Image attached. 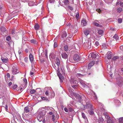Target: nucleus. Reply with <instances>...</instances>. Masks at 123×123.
<instances>
[{
	"label": "nucleus",
	"mask_w": 123,
	"mask_h": 123,
	"mask_svg": "<svg viewBox=\"0 0 123 123\" xmlns=\"http://www.w3.org/2000/svg\"><path fill=\"white\" fill-rule=\"evenodd\" d=\"M46 113L45 110H43L41 111L38 112V115L37 116V119L39 122L41 121L42 120L43 123H45V121H47L48 118V117H44Z\"/></svg>",
	"instance_id": "1"
},
{
	"label": "nucleus",
	"mask_w": 123,
	"mask_h": 123,
	"mask_svg": "<svg viewBox=\"0 0 123 123\" xmlns=\"http://www.w3.org/2000/svg\"><path fill=\"white\" fill-rule=\"evenodd\" d=\"M84 107L85 108L84 109L88 108L89 109L88 112L90 115H92L94 114L93 110L94 109V108L90 102L88 101L86 102V105L84 106Z\"/></svg>",
	"instance_id": "2"
},
{
	"label": "nucleus",
	"mask_w": 123,
	"mask_h": 123,
	"mask_svg": "<svg viewBox=\"0 0 123 123\" xmlns=\"http://www.w3.org/2000/svg\"><path fill=\"white\" fill-rule=\"evenodd\" d=\"M69 92L71 94L74 95L76 98L79 100L80 102H81V97L82 96V97L84 96V95L82 94L81 96V95H80L78 94H76L75 92H73V91H74L73 89L71 88V87H69Z\"/></svg>",
	"instance_id": "3"
},
{
	"label": "nucleus",
	"mask_w": 123,
	"mask_h": 123,
	"mask_svg": "<svg viewBox=\"0 0 123 123\" xmlns=\"http://www.w3.org/2000/svg\"><path fill=\"white\" fill-rule=\"evenodd\" d=\"M12 73L13 74H16L19 72L17 65L15 64L13 65L12 70Z\"/></svg>",
	"instance_id": "4"
},
{
	"label": "nucleus",
	"mask_w": 123,
	"mask_h": 123,
	"mask_svg": "<svg viewBox=\"0 0 123 123\" xmlns=\"http://www.w3.org/2000/svg\"><path fill=\"white\" fill-rule=\"evenodd\" d=\"M70 81L72 85H77L78 83V80L77 79L73 76H71Z\"/></svg>",
	"instance_id": "5"
},
{
	"label": "nucleus",
	"mask_w": 123,
	"mask_h": 123,
	"mask_svg": "<svg viewBox=\"0 0 123 123\" xmlns=\"http://www.w3.org/2000/svg\"><path fill=\"white\" fill-rule=\"evenodd\" d=\"M123 79L121 77H119L117 79L116 83L118 86H121L123 84Z\"/></svg>",
	"instance_id": "6"
},
{
	"label": "nucleus",
	"mask_w": 123,
	"mask_h": 123,
	"mask_svg": "<svg viewBox=\"0 0 123 123\" xmlns=\"http://www.w3.org/2000/svg\"><path fill=\"white\" fill-rule=\"evenodd\" d=\"M1 31V34L2 35L4 36H5L7 34V31L6 28L4 27H2L0 28Z\"/></svg>",
	"instance_id": "7"
},
{
	"label": "nucleus",
	"mask_w": 123,
	"mask_h": 123,
	"mask_svg": "<svg viewBox=\"0 0 123 123\" xmlns=\"http://www.w3.org/2000/svg\"><path fill=\"white\" fill-rule=\"evenodd\" d=\"M98 55L97 53L96 52H92L90 53L89 55V57H92V58H95L97 57H98Z\"/></svg>",
	"instance_id": "8"
},
{
	"label": "nucleus",
	"mask_w": 123,
	"mask_h": 123,
	"mask_svg": "<svg viewBox=\"0 0 123 123\" xmlns=\"http://www.w3.org/2000/svg\"><path fill=\"white\" fill-rule=\"evenodd\" d=\"M73 58L74 60L77 62L79 61L80 59L79 56L77 54H75L74 55Z\"/></svg>",
	"instance_id": "9"
},
{
	"label": "nucleus",
	"mask_w": 123,
	"mask_h": 123,
	"mask_svg": "<svg viewBox=\"0 0 123 123\" xmlns=\"http://www.w3.org/2000/svg\"><path fill=\"white\" fill-rule=\"evenodd\" d=\"M112 53L111 52H108L106 54L107 58L108 59H110L111 58Z\"/></svg>",
	"instance_id": "10"
},
{
	"label": "nucleus",
	"mask_w": 123,
	"mask_h": 123,
	"mask_svg": "<svg viewBox=\"0 0 123 123\" xmlns=\"http://www.w3.org/2000/svg\"><path fill=\"white\" fill-rule=\"evenodd\" d=\"M79 81L80 83L83 87H87V85L85 84L84 81L81 79H80L79 80Z\"/></svg>",
	"instance_id": "11"
},
{
	"label": "nucleus",
	"mask_w": 123,
	"mask_h": 123,
	"mask_svg": "<svg viewBox=\"0 0 123 123\" xmlns=\"http://www.w3.org/2000/svg\"><path fill=\"white\" fill-rule=\"evenodd\" d=\"M61 55L62 57L64 59H67L68 58L67 55L64 52H62Z\"/></svg>",
	"instance_id": "12"
},
{
	"label": "nucleus",
	"mask_w": 123,
	"mask_h": 123,
	"mask_svg": "<svg viewBox=\"0 0 123 123\" xmlns=\"http://www.w3.org/2000/svg\"><path fill=\"white\" fill-rule=\"evenodd\" d=\"M95 62L94 61H93L90 62L88 65V68L90 69L91 67L94 65Z\"/></svg>",
	"instance_id": "13"
},
{
	"label": "nucleus",
	"mask_w": 123,
	"mask_h": 123,
	"mask_svg": "<svg viewBox=\"0 0 123 123\" xmlns=\"http://www.w3.org/2000/svg\"><path fill=\"white\" fill-rule=\"evenodd\" d=\"M30 110V109L28 107H26L24 108V112L25 113H27L29 112Z\"/></svg>",
	"instance_id": "14"
},
{
	"label": "nucleus",
	"mask_w": 123,
	"mask_h": 123,
	"mask_svg": "<svg viewBox=\"0 0 123 123\" xmlns=\"http://www.w3.org/2000/svg\"><path fill=\"white\" fill-rule=\"evenodd\" d=\"M81 25L83 26L86 25L87 24V23L86 21L84 19H83L81 21Z\"/></svg>",
	"instance_id": "15"
},
{
	"label": "nucleus",
	"mask_w": 123,
	"mask_h": 123,
	"mask_svg": "<svg viewBox=\"0 0 123 123\" xmlns=\"http://www.w3.org/2000/svg\"><path fill=\"white\" fill-rule=\"evenodd\" d=\"M1 59L3 62L5 63L8 60L7 58H5L3 57H1Z\"/></svg>",
	"instance_id": "16"
},
{
	"label": "nucleus",
	"mask_w": 123,
	"mask_h": 123,
	"mask_svg": "<svg viewBox=\"0 0 123 123\" xmlns=\"http://www.w3.org/2000/svg\"><path fill=\"white\" fill-rule=\"evenodd\" d=\"M29 58L31 62H32L33 60V57L32 54H30L29 55Z\"/></svg>",
	"instance_id": "17"
},
{
	"label": "nucleus",
	"mask_w": 123,
	"mask_h": 123,
	"mask_svg": "<svg viewBox=\"0 0 123 123\" xmlns=\"http://www.w3.org/2000/svg\"><path fill=\"white\" fill-rule=\"evenodd\" d=\"M89 33V31L88 29H86L84 31V33L85 34L86 36L88 35Z\"/></svg>",
	"instance_id": "18"
},
{
	"label": "nucleus",
	"mask_w": 123,
	"mask_h": 123,
	"mask_svg": "<svg viewBox=\"0 0 123 123\" xmlns=\"http://www.w3.org/2000/svg\"><path fill=\"white\" fill-rule=\"evenodd\" d=\"M104 115L106 118L108 120L110 119V117L106 113H104Z\"/></svg>",
	"instance_id": "19"
},
{
	"label": "nucleus",
	"mask_w": 123,
	"mask_h": 123,
	"mask_svg": "<svg viewBox=\"0 0 123 123\" xmlns=\"http://www.w3.org/2000/svg\"><path fill=\"white\" fill-rule=\"evenodd\" d=\"M56 63L57 65L59 66L60 65V62L59 59H56Z\"/></svg>",
	"instance_id": "20"
},
{
	"label": "nucleus",
	"mask_w": 123,
	"mask_h": 123,
	"mask_svg": "<svg viewBox=\"0 0 123 123\" xmlns=\"http://www.w3.org/2000/svg\"><path fill=\"white\" fill-rule=\"evenodd\" d=\"M31 43H33L35 44H37V40L34 39H32L31 40Z\"/></svg>",
	"instance_id": "21"
},
{
	"label": "nucleus",
	"mask_w": 123,
	"mask_h": 123,
	"mask_svg": "<svg viewBox=\"0 0 123 123\" xmlns=\"http://www.w3.org/2000/svg\"><path fill=\"white\" fill-rule=\"evenodd\" d=\"M72 87L74 89V90H75L77 89L78 88V85H72Z\"/></svg>",
	"instance_id": "22"
},
{
	"label": "nucleus",
	"mask_w": 123,
	"mask_h": 123,
	"mask_svg": "<svg viewBox=\"0 0 123 123\" xmlns=\"http://www.w3.org/2000/svg\"><path fill=\"white\" fill-rule=\"evenodd\" d=\"M67 34L66 32H64L62 34V38H64L65 37L67 36Z\"/></svg>",
	"instance_id": "23"
},
{
	"label": "nucleus",
	"mask_w": 123,
	"mask_h": 123,
	"mask_svg": "<svg viewBox=\"0 0 123 123\" xmlns=\"http://www.w3.org/2000/svg\"><path fill=\"white\" fill-rule=\"evenodd\" d=\"M34 2L32 1H30L28 3V5L29 6H33L34 5Z\"/></svg>",
	"instance_id": "24"
},
{
	"label": "nucleus",
	"mask_w": 123,
	"mask_h": 123,
	"mask_svg": "<svg viewBox=\"0 0 123 123\" xmlns=\"http://www.w3.org/2000/svg\"><path fill=\"white\" fill-rule=\"evenodd\" d=\"M10 78V75L9 73H7L5 76V79L6 80H7V79H8V78Z\"/></svg>",
	"instance_id": "25"
},
{
	"label": "nucleus",
	"mask_w": 123,
	"mask_h": 123,
	"mask_svg": "<svg viewBox=\"0 0 123 123\" xmlns=\"http://www.w3.org/2000/svg\"><path fill=\"white\" fill-rule=\"evenodd\" d=\"M113 38L115 39L116 40H117L119 38V37L117 34H115L113 37Z\"/></svg>",
	"instance_id": "26"
},
{
	"label": "nucleus",
	"mask_w": 123,
	"mask_h": 123,
	"mask_svg": "<svg viewBox=\"0 0 123 123\" xmlns=\"http://www.w3.org/2000/svg\"><path fill=\"white\" fill-rule=\"evenodd\" d=\"M98 33L99 35H102L103 33V31L102 30H99L98 31Z\"/></svg>",
	"instance_id": "27"
},
{
	"label": "nucleus",
	"mask_w": 123,
	"mask_h": 123,
	"mask_svg": "<svg viewBox=\"0 0 123 123\" xmlns=\"http://www.w3.org/2000/svg\"><path fill=\"white\" fill-rule=\"evenodd\" d=\"M91 42H89L88 43V44H87V43L86 44H87V48L89 49L91 47Z\"/></svg>",
	"instance_id": "28"
},
{
	"label": "nucleus",
	"mask_w": 123,
	"mask_h": 123,
	"mask_svg": "<svg viewBox=\"0 0 123 123\" xmlns=\"http://www.w3.org/2000/svg\"><path fill=\"white\" fill-rule=\"evenodd\" d=\"M76 75L78 77H83L84 75H83L80 74H76Z\"/></svg>",
	"instance_id": "29"
},
{
	"label": "nucleus",
	"mask_w": 123,
	"mask_h": 123,
	"mask_svg": "<svg viewBox=\"0 0 123 123\" xmlns=\"http://www.w3.org/2000/svg\"><path fill=\"white\" fill-rule=\"evenodd\" d=\"M58 75L60 79H64V77L62 76V74H58Z\"/></svg>",
	"instance_id": "30"
},
{
	"label": "nucleus",
	"mask_w": 123,
	"mask_h": 123,
	"mask_svg": "<svg viewBox=\"0 0 123 123\" xmlns=\"http://www.w3.org/2000/svg\"><path fill=\"white\" fill-rule=\"evenodd\" d=\"M123 10L122 9L121 7H119L117 9V11L119 12H121Z\"/></svg>",
	"instance_id": "31"
},
{
	"label": "nucleus",
	"mask_w": 123,
	"mask_h": 123,
	"mask_svg": "<svg viewBox=\"0 0 123 123\" xmlns=\"http://www.w3.org/2000/svg\"><path fill=\"white\" fill-rule=\"evenodd\" d=\"M119 122L120 123H123V117H121L119 119Z\"/></svg>",
	"instance_id": "32"
},
{
	"label": "nucleus",
	"mask_w": 123,
	"mask_h": 123,
	"mask_svg": "<svg viewBox=\"0 0 123 123\" xmlns=\"http://www.w3.org/2000/svg\"><path fill=\"white\" fill-rule=\"evenodd\" d=\"M82 117L85 119H87V118L86 117V116L85 114L84 113H82Z\"/></svg>",
	"instance_id": "33"
},
{
	"label": "nucleus",
	"mask_w": 123,
	"mask_h": 123,
	"mask_svg": "<svg viewBox=\"0 0 123 123\" xmlns=\"http://www.w3.org/2000/svg\"><path fill=\"white\" fill-rule=\"evenodd\" d=\"M34 27L36 30H37L39 28V26L37 24L35 25Z\"/></svg>",
	"instance_id": "34"
},
{
	"label": "nucleus",
	"mask_w": 123,
	"mask_h": 123,
	"mask_svg": "<svg viewBox=\"0 0 123 123\" xmlns=\"http://www.w3.org/2000/svg\"><path fill=\"white\" fill-rule=\"evenodd\" d=\"M93 24L96 26L100 27L101 26L98 23L96 22H94L93 23Z\"/></svg>",
	"instance_id": "35"
},
{
	"label": "nucleus",
	"mask_w": 123,
	"mask_h": 123,
	"mask_svg": "<svg viewBox=\"0 0 123 123\" xmlns=\"http://www.w3.org/2000/svg\"><path fill=\"white\" fill-rule=\"evenodd\" d=\"M64 49L65 51H67L68 50V46L66 45L64 46Z\"/></svg>",
	"instance_id": "36"
},
{
	"label": "nucleus",
	"mask_w": 123,
	"mask_h": 123,
	"mask_svg": "<svg viewBox=\"0 0 123 123\" xmlns=\"http://www.w3.org/2000/svg\"><path fill=\"white\" fill-rule=\"evenodd\" d=\"M51 97L53 98L55 96V94L53 92H52L51 93V95H50Z\"/></svg>",
	"instance_id": "37"
},
{
	"label": "nucleus",
	"mask_w": 123,
	"mask_h": 123,
	"mask_svg": "<svg viewBox=\"0 0 123 123\" xmlns=\"http://www.w3.org/2000/svg\"><path fill=\"white\" fill-rule=\"evenodd\" d=\"M41 98L43 100H45L46 101L48 100V98L46 97H41Z\"/></svg>",
	"instance_id": "38"
},
{
	"label": "nucleus",
	"mask_w": 123,
	"mask_h": 123,
	"mask_svg": "<svg viewBox=\"0 0 123 123\" xmlns=\"http://www.w3.org/2000/svg\"><path fill=\"white\" fill-rule=\"evenodd\" d=\"M2 98L3 99V103L4 102L6 101V98L5 96H3L2 97Z\"/></svg>",
	"instance_id": "39"
},
{
	"label": "nucleus",
	"mask_w": 123,
	"mask_h": 123,
	"mask_svg": "<svg viewBox=\"0 0 123 123\" xmlns=\"http://www.w3.org/2000/svg\"><path fill=\"white\" fill-rule=\"evenodd\" d=\"M107 123H114L110 119L107 120Z\"/></svg>",
	"instance_id": "40"
},
{
	"label": "nucleus",
	"mask_w": 123,
	"mask_h": 123,
	"mask_svg": "<svg viewBox=\"0 0 123 123\" xmlns=\"http://www.w3.org/2000/svg\"><path fill=\"white\" fill-rule=\"evenodd\" d=\"M52 117L53 121L55 122H56V121H55V119H54L55 115L54 114H52Z\"/></svg>",
	"instance_id": "41"
},
{
	"label": "nucleus",
	"mask_w": 123,
	"mask_h": 123,
	"mask_svg": "<svg viewBox=\"0 0 123 123\" xmlns=\"http://www.w3.org/2000/svg\"><path fill=\"white\" fill-rule=\"evenodd\" d=\"M36 92L35 90L34 89L31 90L30 91V93L31 94H32Z\"/></svg>",
	"instance_id": "42"
},
{
	"label": "nucleus",
	"mask_w": 123,
	"mask_h": 123,
	"mask_svg": "<svg viewBox=\"0 0 123 123\" xmlns=\"http://www.w3.org/2000/svg\"><path fill=\"white\" fill-rule=\"evenodd\" d=\"M6 39L8 41H9L11 40V37L10 36H8L6 37Z\"/></svg>",
	"instance_id": "43"
},
{
	"label": "nucleus",
	"mask_w": 123,
	"mask_h": 123,
	"mask_svg": "<svg viewBox=\"0 0 123 123\" xmlns=\"http://www.w3.org/2000/svg\"><path fill=\"white\" fill-rule=\"evenodd\" d=\"M118 22L119 23H121L122 22V19L121 18H119L118 19Z\"/></svg>",
	"instance_id": "44"
},
{
	"label": "nucleus",
	"mask_w": 123,
	"mask_h": 123,
	"mask_svg": "<svg viewBox=\"0 0 123 123\" xmlns=\"http://www.w3.org/2000/svg\"><path fill=\"white\" fill-rule=\"evenodd\" d=\"M118 58V56H114L112 58V59H113L114 60H115L117 59Z\"/></svg>",
	"instance_id": "45"
},
{
	"label": "nucleus",
	"mask_w": 123,
	"mask_h": 123,
	"mask_svg": "<svg viewBox=\"0 0 123 123\" xmlns=\"http://www.w3.org/2000/svg\"><path fill=\"white\" fill-rule=\"evenodd\" d=\"M69 1L68 0H65L64 2L65 4L66 5L68 4Z\"/></svg>",
	"instance_id": "46"
},
{
	"label": "nucleus",
	"mask_w": 123,
	"mask_h": 123,
	"mask_svg": "<svg viewBox=\"0 0 123 123\" xmlns=\"http://www.w3.org/2000/svg\"><path fill=\"white\" fill-rule=\"evenodd\" d=\"M75 48H76V49H77V50H78V49H79V48L78 47V46L77 44H75Z\"/></svg>",
	"instance_id": "47"
},
{
	"label": "nucleus",
	"mask_w": 123,
	"mask_h": 123,
	"mask_svg": "<svg viewBox=\"0 0 123 123\" xmlns=\"http://www.w3.org/2000/svg\"><path fill=\"white\" fill-rule=\"evenodd\" d=\"M17 85H14L13 87V88L14 89H15L17 87Z\"/></svg>",
	"instance_id": "48"
},
{
	"label": "nucleus",
	"mask_w": 123,
	"mask_h": 123,
	"mask_svg": "<svg viewBox=\"0 0 123 123\" xmlns=\"http://www.w3.org/2000/svg\"><path fill=\"white\" fill-rule=\"evenodd\" d=\"M15 31L14 30H12V34L13 35H14L15 34Z\"/></svg>",
	"instance_id": "49"
},
{
	"label": "nucleus",
	"mask_w": 123,
	"mask_h": 123,
	"mask_svg": "<svg viewBox=\"0 0 123 123\" xmlns=\"http://www.w3.org/2000/svg\"><path fill=\"white\" fill-rule=\"evenodd\" d=\"M120 72L121 74H123V68H121V70L120 71Z\"/></svg>",
	"instance_id": "50"
},
{
	"label": "nucleus",
	"mask_w": 123,
	"mask_h": 123,
	"mask_svg": "<svg viewBox=\"0 0 123 123\" xmlns=\"http://www.w3.org/2000/svg\"><path fill=\"white\" fill-rule=\"evenodd\" d=\"M57 44L56 42H54V48H55L57 47Z\"/></svg>",
	"instance_id": "51"
},
{
	"label": "nucleus",
	"mask_w": 123,
	"mask_h": 123,
	"mask_svg": "<svg viewBox=\"0 0 123 123\" xmlns=\"http://www.w3.org/2000/svg\"><path fill=\"white\" fill-rule=\"evenodd\" d=\"M68 7L71 10H73V7L70 6H68Z\"/></svg>",
	"instance_id": "52"
},
{
	"label": "nucleus",
	"mask_w": 123,
	"mask_h": 123,
	"mask_svg": "<svg viewBox=\"0 0 123 123\" xmlns=\"http://www.w3.org/2000/svg\"><path fill=\"white\" fill-rule=\"evenodd\" d=\"M120 49L122 51H123V45L121 46L120 47Z\"/></svg>",
	"instance_id": "53"
},
{
	"label": "nucleus",
	"mask_w": 123,
	"mask_h": 123,
	"mask_svg": "<svg viewBox=\"0 0 123 123\" xmlns=\"http://www.w3.org/2000/svg\"><path fill=\"white\" fill-rule=\"evenodd\" d=\"M55 1V0H49V2L50 3H53Z\"/></svg>",
	"instance_id": "54"
},
{
	"label": "nucleus",
	"mask_w": 123,
	"mask_h": 123,
	"mask_svg": "<svg viewBox=\"0 0 123 123\" xmlns=\"http://www.w3.org/2000/svg\"><path fill=\"white\" fill-rule=\"evenodd\" d=\"M76 17L77 19H79V13L76 15Z\"/></svg>",
	"instance_id": "55"
},
{
	"label": "nucleus",
	"mask_w": 123,
	"mask_h": 123,
	"mask_svg": "<svg viewBox=\"0 0 123 123\" xmlns=\"http://www.w3.org/2000/svg\"><path fill=\"white\" fill-rule=\"evenodd\" d=\"M28 58L27 57H26L24 59V60L26 62L28 61Z\"/></svg>",
	"instance_id": "56"
},
{
	"label": "nucleus",
	"mask_w": 123,
	"mask_h": 123,
	"mask_svg": "<svg viewBox=\"0 0 123 123\" xmlns=\"http://www.w3.org/2000/svg\"><path fill=\"white\" fill-rule=\"evenodd\" d=\"M120 5L121 6L123 7V3L120 2Z\"/></svg>",
	"instance_id": "57"
},
{
	"label": "nucleus",
	"mask_w": 123,
	"mask_h": 123,
	"mask_svg": "<svg viewBox=\"0 0 123 123\" xmlns=\"http://www.w3.org/2000/svg\"><path fill=\"white\" fill-rule=\"evenodd\" d=\"M121 2L120 1L117 2L116 4V5L117 6L119 4H120V2Z\"/></svg>",
	"instance_id": "58"
},
{
	"label": "nucleus",
	"mask_w": 123,
	"mask_h": 123,
	"mask_svg": "<svg viewBox=\"0 0 123 123\" xmlns=\"http://www.w3.org/2000/svg\"><path fill=\"white\" fill-rule=\"evenodd\" d=\"M64 110L66 112H68V109L67 108H65L64 109Z\"/></svg>",
	"instance_id": "59"
},
{
	"label": "nucleus",
	"mask_w": 123,
	"mask_h": 123,
	"mask_svg": "<svg viewBox=\"0 0 123 123\" xmlns=\"http://www.w3.org/2000/svg\"><path fill=\"white\" fill-rule=\"evenodd\" d=\"M95 44L97 46H98L99 45V43L98 42H96L95 43Z\"/></svg>",
	"instance_id": "60"
},
{
	"label": "nucleus",
	"mask_w": 123,
	"mask_h": 123,
	"mask_svg": "<svg viewBox=\"0 0 123 123\" xmlns=\"http://www.w3.org/2000/svg\"><path fill=\"white\" fill-rule=\"evenodd\" d=\"M12 84V83L11 82H10L8 83V85L9 86H11Z\"/></svg>",
	"instance_id": "61"
},
{
	"label": "nucleus",
	"mask_w": 123,
	"mask_h": 123,
	"mask_svg": "<svg viewBox=\"0 0 123 123\" xmlns=\"http://www.w3.org/2000/svg\"><path fill=\"white\" fill-rule=\"evenodd\" d=\"M45 94L47 95V96H48V91H46L45 92Z\"/></svg>",
	"instance_id": "62"
},
{
	"label": "nucleus",
	"mask_w": 123,
	"mask_h": 123,
	"mask_svg": "<svg viewBox=\"0 0 123 123\" xmlns=\"http://www.w3.org/2000/svg\"><path fill=\"white\" fill-rule=\"evenodd\" d=\"M97 11L99 13H100L101 11V10L100 9H98V10H97Z\"/></svg>",
	"instance_id": "63"
},
{
	"label": "nucleus",
	"mask_w": 123,
	"mask_h": 123,
	"mask_svg": "<svg viewBox=\"0 0 123 123\" xmlns=\"http://www.w3.org/2000/svg\"><path fill=\"white\" fill-rule=\"evenodd\" d=\"M34 74V73L33 72H32L31 71L30 72V74L31 75H33Z\"/></svg>",
	"instance_id": "64"
}]
</instances>
